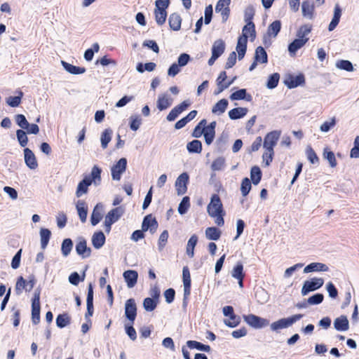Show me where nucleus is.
Returning <instances> with one entry per match:
<instances>
[{"instance_id":"obj_24","label":"nucleus","mask_w":359,"mask_h":359,"mask_svg":"<svg viewBox=\"0 0 359 359\" xmlns=\"http://www.w3.org/2000/svg\"><path fill=\"white\" fill-rule=\"evenodd\" d=\"M256 36L255 24L253 22L247 23L243 28L242 35L240 37H245L246 40L250 38L253 41Z\"/></svg>"},{"instance_id":"obj_62","label":"nucleus","mask_w":359,"mask_h":359,"mask_svg":"<svg viewBox=\"0 0 359 359\" xmlns=\"http://www.w3.org/2000/svg\"><path fill=\"white\" fill-rule=\"evenodd\" d=\"M251 189V182L250 180L245 177L242 180L241 186V191L242 193V195L243 196H246L248 193L250 192Z\"/></svg>"},{"instance_id":"obj_4","label":"nucleus","mask_w":359,"mask_h":359,"mask_svg":"<svg viewBox=\"0 0 359 359\" xmlns=\"http://www.w3.org/2000/svg\"><path fill=\"white\" fill-rule=\"evenodd\" d=\"M123 212L124 210L122 207L115 208L108 212L104 217V229L107 233L110 232L111 225L120 219Z\"/></svg>"},{"instance_id":"obj_42","label":"nucleus","mask_w":359,"mask_h":359,"mask_svg":"<svg viewBox=\"0 0 359 359\" xmlns=\"http://www.w3.org/2000/svg\"><path fill=\"white\" fill-rule=\"evenodd\" d=\"M221 233L220 230L216 227H208L205 229V236L208 240L217 241Z\"/></svg>"},{"instance_id":"obj_37","label":"nucleus","mask_w":359,"mask_h":359,"mask_svg":"<svg viewBox=\"0 0 359 359\" xmlns=\"http://www.w3.org/2000/svg\"><path fill=\"white\" fill-rule=\"evenodd\" d=\"M248 113V109L245 107L234 108L229 111V116L232 120H236L245 116Z\"/></svg>"},{"instance_id":"obj_32","label":"nucleus","mask_w":359,"mask_h":359,"mask_svg":"<svg viewBox=\"0 0 359 359\" xmlns=\"http://www.w3.org/2000/svg\"><path fill=\"white\" fill-rule=\"evenodd\" d=\"M91 185L90 180L88 179H86L85 177L81 180L76 188V196L78 198H80L83 194H86L88 190V187Z\"/></svg>"},{"instance_id":"obj_25","label":"nucleus","mask_w":359,"mask_h":359,"mask_svg":"<svg viewBox=\"0 0 359 359\" xmlns=\"http://www.w3.org/2000/svg\"><path fill=\"white\" fill-rule=\"evenodd\" d=\"M341 16V9L339 4H336L334 8V14L332 19L329 24L328 30L330 32L333 31L339 22Z\"/></svg>"},{"instance_id":"obj_3","label":"nucleus","mask_w":359,"mask_h":359,"mask_svg":"<svg viewBox=\"0 0 359 359\" xmlns=\"http://www.w3.org/2000/svg\"><path fill=\"white\" fill-rule=\"evenodd\" d=\"M303 317L302 314H295L288 318H280L270 325V328L273 332H279L282 329L287 328L299 320Z\"/></svg>"},{"instance_id":"obj_48","label":"nucleus","mask_w":359,"mask_h":359,"mask_svg":"<svg viewBox=\"0 0 359 359\" xmlns=\"http://www.w3.org/2000/svg\"><path fill=\"white\" fill-rule=\"evenodd\" d=\"M311 32V26L309 25H304L300 27L297 33V36L298 39H308L307 36Z\"/></svg>"},{"instance_id":"obj_26","label":"nucleus","mask_w":359,"mask_h":359,"mask_svg":"<svg viewBox=\"0 0 359 359\" xmlns=\"http://www.w3.org/2000/svg\"><path fill=\"white\" fill-rule=\"evenodd\" d=\"M105 236L102 231L95 232L92 236V244L95 249L101 248L105 243Z\"/></svg>"},{"instance_id":"obj_13","label":"nucleus","mask_w":359,"mask_h":359,"mask_svg":"<svg viewBox=\"0 0 359 359\" xmlns=\"http://www.w3.org/2000/svg\"><path fill=\"white\" fill-rule=\"evenodd\" d=\"M104 213V205L102 203H97L93 210L90 216V223L93 226L97 225L102 219Z\"/></svg>"},{"instance_id":"obj_41","label":"nucleus","mask_w":359,"mask_h":359,"mask_svg":"<svg viewBox=\"0 0 359 359\" xmlns=\"http://www.w3.org/2000/svg\"><path fill=\"white\" fill-rule=\"evenodd\" d=\"M229 97L231 100H246L248 101H250L252 99L251 95H247V91L244 88L240 89L233 93Z\"/></svg>"},{"instance_id":"obj_47","label":"nucleus","mask_w":359,"mask_h":359,"mask_svg":"<svg viewBox=\"0 0 359 359\" xmlns=\"http://www.w3.org/2000/svg\"><path fill=\"white\" fill-rule=\"evenodd\" d=\"M73 248V243L70 238H65L62 243L61 251L64 257H67Z\"/></svg>"},{"instance_id":"obj_45","label":"nucleus","mask_w":359,"mask_h":359,"mask_svg":"<svg viewBox=\"0 0 359 359\" xmlns=\"http://www.w3.org/2000/svg\"><path fill=\"white\" fill-rule=\"evenodd\" d=\"M187 149L190 153L200 154L202 151V144L201 141L195 140L187 144Z\"/></svg>"},{"instance_id":"obj_46","label":"nucleus","mask_w":359,"mask_h":359,"mask_svg":"<svg viewBox=\"0 0 359 359\" xmlns=\"http://www.w3.org/2000/svg\"><path fill=\"white\" fill-rule=\"evenodd\" d=\"M51 233L48 229L42 228L40 230L41 245L45 249L48 243Z\"/></svg>"},{"instance_id":"obj_59","label":"nucleus","mask_w":359,"mask_h":359,"mask_svg":"<svg viewBox=\"0 0 359 359\" xmlns=\"http://www.w3.org/2000/svg\"><path fill=\"white\" fill-rule=\"evenodd\" d=\"M280 76L278 73H274L271 74L267 81L266 86L269 89H273L278 86Z\"/></svg>"},{"instance_id":"obj_1","label":"nucleus","mask_w":359,"mask_h":359,"mask_svg":"<svg viewBox=\"0 0 359 359\" xmlns=\"http://www.w3.org/2000/svg\"><path fill=\"white\" fill-rule=\"evenodd\" d=\"M280 133L279 130H273L267 133L264 137L263 143L264 152L262 155V159L266 166L269 165L273 160L274 155L273 147L276 145Z\"/></svg>"},{"instance_id":"obj_61","label":"nucleus","mask_w":359,"mask_h":359,"mask_svg":"<svg viewBox=\"0 0 359 359\" xmlns=\"http://www.w3.org/2000/svg\"><path fill=\"white\" fill-rule=\"evenodd\" d=\"M156 302L151 298L147 297L144 299L143 307L147 311H152L156 307Z\"/></svg>"},{"instance_id":"obj_51","label":"nucleus","mask_w":359,"mask_h":359,"mask_svg":"<svg viewBox=\"0 0 359 359\" xmlns=\"http://www.w3.org/2000/svg\"><path fill=\"white\" fill-rule=\"evenodd\" d=\"M155 20L158 25H162L165 23L167 18L166 11H160L159 9H154Z\"/></svg>"},{"instance_id":"obj_34","label":"nucleus","mask_w":359,"mask_h":359,"mask_svg":"<svg viewBox=\"0 0 359 359\" xmlns=\"http://www.w3.org/2000/svg\"><path fill=\"white\" fill-rule=\"evenodd\" d=\"M61 64L67 72L72 74H81L86 72L84 67H76L63 60L61 61Z\"/></svg>"},{"instance_id":"obj_15","label":"nucleus","mask_w":359,"mask_h":359,"mask_svg":"<svg viewBox=\"0 0 359 359\" xmlns=\"http://www.w3.org/2000/svg\"><path fill=\"white\" fill-rule=\"evenodd\" d=\"M158 227V223L155 218H154L151 215L146 216L144 218L142 224V229L143 231L149 230L151 233H154Z\"/></svg>"},{"instance_id":"obj_50","label":"nucleus","mask_w":359,"mask_h":359,"mask_svg":"<svg viewBox=\"0 0 359 359\" xmlns=\"http://www.w3.org/2000/svg\"><path fill=\"white\" fill-rule=\"evenodd\" d=\"M225 167V158L219 156L215 159L211 165V168L213 171H219Z\"/></svg>"},{"instance_id":"obj_40","label":"nucleus","mask_w":359,"mask_h":359,"mask_svg":"<svg viewBox=\"0 0 359 359\" xmlns=\"http://www.w3.org/2000/svg\"><path fill=\"white\" fill-rule=\"evenodd\" d=\"M197 242H198V237L195 234L192 235L190 237V238L189 239L187 244L186 253L189 257H194V248L197 244Z\"/></svg>"},{"instance_id":"obj_53","label":"nucleus","mask_w":359,"mask_h":359,"mask_svg":"<svg viewBox=\"0 0 359 359\" xmlns=\"http://www.w3.org/2000/svg\"><path fill=\"white\" fill-rule=\"evenodd\" d=\"M250 177L254 184H257L260 182L262 172L259 167L254 166L252 168Z\"/></svg>"},{"instance_id":"obj_60","label":"nucleus","mask_w":359,"mask_h":359,"mask_svg":"<svg viewBox=\"0 0 359 359\" xmlns=\"http://www.w3.org/2000/svg\"><path fill=\"white\" fill-rule=\"evenodd\" d=\"M336 125V119L334 117L330 118L325 121L320 126V130L321 132L327 133L332 128Z\"/></svg>"},{"instance_id":"obj_63","label":"nucleus","mask_w":359,"mask_h":359,"mask_svg":"<svg viewBox=\"0 0 359 359\" xmlns=\"http://www.w3.org/2000/svg\"><path fill=\"white\" fill-rule=\"evenodd\" d=\"M351 158H359V136L355 137L353 142V147L350 151Z\"/></svg>"},{"instance_id":"obj_21","label":"nucleus","mask_w":359,"mask_h":359,"mask_svg":"<svg viewBox=\"0 0 359 359\" xmlns=\"http://www.w3.org/2000/svg\"><path fill=\"white\" fill-rule=\"evenodd\" d=\"M123 278L126 282L128 288L133 287L137 281L138 273L134 270L126 271L123 274Z\"/></svg>"},{"instance_id":"obj_23","label":"nucleus","mask_w":359,"mask_h":359,"mask_svg":"<svg viewBox=\"0 0 359 359\" xmlns=\"http://www.w3.org/2000/svg\"><path fill=\"white\" fill-rule=\"evenodd\" d=\"M93 290L92 284L88 285V295L86 299L87 312L85 315L86 318L93 316Z\"/></svg>"},{"instance_id":"obj_14","label":"nucleus","mask_w":359,"mask_h":359,"mask_svg":"<svg viewBox=\"0 0 359 359\" xmlns=\"http://www.w3.org/2000/svg\"><path fill=\"white\" fill-rule=\"evenodd\" d=\"M76 253L82 258H87L90 257L91 249L87 246L86 241L81 238L76 245Z\"/></svg>"},{"instance_id":"obj_17","label":"nucleus","mask_w":359,"mask_h":359,"mask_svg":"<svg viewBox=\"0 0 359 359\" xmlns=\"http://www.w3.org/2000/svg\"><path fill=\"white\" fill-rule=\"evenodd\" d=\"M190 103L187 101H184L180 104L175 107L167 116V120L168 121H172L176 119L180 114L184 111Z\"/></svg>"},{"instance_id":"obj_2","label":"nucleus","mask_w":359,"mask_h":359,"mask_svg":"<svg viewBox=\"0 0 359 359\" xmlns=\"http://www.w3.org/2000/svg\"><path fill=\"white\" fill-rule=\"evenodd\" d=\"M207 212L210 217L215 219V222L217 226H222L224 225L225 212L221 199L217 194H213L211 196L210 201L207 206Z\"/></svg>"},{"instance_id":"obj_11","label":"nucleus","mask_w":359,"mask_h":359,"mask_svg":"<svg viewBox=\"0 0 359 359\" xmlns=\"http://www.w3.org/2000/svg\"><path fill=\"white\" fill-rule=\"evenodd\" d=\"M125 315L130 323H133L137 315L136 304L133 299H129L126 302Z\"/></svg>"},{"instance_id":"obj_31","label":"nucleus","mask_w":359,"mask_h":359,"mask_svg":"<svg viewBox=\"0 0 359 359\" xmlns=\"http://www.w3.org/2000/svg\"><path fill=\"white\" fill-rule=\"evenodd\" d=\"M248 40L245 37H239L236 45V51L238 53V57L239 60H241L245 56L247 49Z\"/></svg>"},{"instance_id":"obj_43","label":"nucleus","mask_w":359,"mask_h":359,"mask_svg":"<svg viewBox=\"0 0 359 359\" xmlns=\"http://www.w3.org/2000/svg\"><path fill=\"white\" fill-rule=\"evenodd\" d=\"M71 318L67 313L60 314L56 318V325L60 328H63L70 324Z\"/></svg>"},{"instance_id":"obj_44","label":"nucleus","mask_w":359,"mask_h":359,"mask_svg":"<svg viewBox=\"0 0 359 359\" xmlns=\"http://www.w3.org/2000/svg\"><path fill=\"white\" fill-rule=\"evenodd\" d=\"M187 345L189 348H196L199 351H205V352H210V347L208 345L203 344L198 341H187Z\"/></svg>"},{"instance_id":"obj_49","label":"nucleus","mask_w":359,"mask_h":359,"mask_svg":"<svg viewBox=\"0 0 359 359\" xmlns=\"http://www.w3.org/2000/svg\"><path fill=\"white\" fill-rule=\"evenodd\" d=\"M231 276L236 279L244 278L243 266L241 262L236 264L231 271Z\"/></svg>"},{"instance_id":"obj_20","label":"nucleus","mask_w":359,"mask_h":359,"mask_svg":"<svg viewBox=\"0 0 359 359\" xmlns=\"http://www.w3.org/2000/svg\"><path fill=\"white\" fill-rule=\"evenodd\" d=\"M334 327L337 331L345 332L349 329V323L346 316H341L334 320Z\"/></svg>"},{"instance_id":"obj_7","label":"nucleus","mask_w":359,"mask_h":359,"mask_svg":"<svg viewBox=\"0 0 359 359\" xmlns=\"http://www.w3.org/2000/svg\"><path fill=\"white\" fill-rule=\"evenodd\" d=\"M40 290H36L32 302V320L35 325L40 321Z\"/></svg>"},{"instance_id":"obj_38","label":"nucleus","mask_w":359,"mask_h":359,"mask_svg":"<svg viewBox=\"0 0 359 359\" xmlns=\"http://www.w3.org/2000/svg\"><path fill=\"white\" fill-rule=\"evenodd\" d=\"M255 60L261 64H265L267 62V53L263 47L259 46L256 48L255 53Z\"/></svg>"},{"instance_id":"obj_52","label":"nucleus","mask_w":359,"mask_h":359,"mask_svg":"<svg viewBox=\"0 0 359 359\" xmlns=\"http://www.w3.org/2000/svg\"><path fill=\"white\" fill-rule=\"evenodd\" d=\"M206 123L207 121L205 119L201 120L200 123L195 127L192 133V136L196 138L201 137L204 133V128L206 125Z\"/></svg>"},{"instance_id":"obj_22","label":"nucleus","mask_w":359,"mask_h":359,"mask_svg":"<svg viewBox=\"0 0 359 359\" xmlns=\"http://www.w3.org/2000/svg\"><path fill=\"white\" fill-rule=\"evenodd\" d=\"M172 103V99L168 94L163 93L158 95L157 108L160 111H163L171 106Z\"/></svg>"},{"instance_id":"obj_56","label":"nucleus","mask_w":359,"mask_h":359,"mask_svg":"<svg viewBox=\"0 0 359 359\" xmlns=\"http://www.w3.org/2000/svg\"><path fill=\"white\" fill-rule=\"evenodd\" d=\"M142 123L141 118L137 115H133L130 117V128L132 130L136 131L139 129Z\"/></svg>"},{"instance_id":"obj_10","label":"nucleus","mask_w":359,"mask_h":359,"mask_svg":"<svg viewBox=\"0 0 359 359\" xmlns=\"http://www.w3.org/2000/svg\"><path fill=\"white\" fill-rule=\"evenodd\" d=\"M189 177L187 172H183L178 176L175 181V187L178 195H183L187 191V184Z\"/></svg>"},{"instance_id":"obj_16","label":"nucleus","mask_w":359,"mask_h":359,"mask_svg":"<svg viewBox=\"0 0 359 359\" xmlns=\"http://www.w3.org/2000/svg\"><path fill=\"white\" fill-rule=\"evenodd\" d=\"M314 3L311 0H305L302 3V13L304 18L312 19L314 13Z\"/></svg>"},{"instance_id":"obj_9","label":"nucleus","mask_w":359,"mask_h":359,"mask_svg":"<svg viewBox=\"0 0 359 359\" xmlns=\"http://www.w3.org/2000/svg\"><path fill=\"white\" fill-rule=\"evenodd\" d=\"M127 166V160L125 158H121L117 163L114 165L111 168V177L114 180L119 181L121 175L125 172Z\"/></svg>"},{"instance_id":"obj_35","label":"nucleus","mask_w":359,"mask_h":359,"mask_svg":"<svg viewBox=\"0 0 359 359\" xmlns=\"http://www.w3.org/2000/svg\"><path fill=\"white\" fill-rule=\"evenodd\" d=\"M224 49L225 43L224 41L222 39H217L213 43L212 47V54L219 57L222 55Z\"/></svg>"},{"instance_id":"obj_6","label":"nucleus","mask_w":359,"mask_h":359,"mask_svg":"<svg viewBox=\"0 0 359 359\" xmlns=\"http://www.w3.org/2000/svg\"><path fill=\"white\" fill-rule=\"evenodd\" d=\"M245 322L255 329H261L269 325V320L254 314L243 316Z\"/></svg>"},{"instance_id":"obj_54","label":"nucleus","mask_w":359,"mask_h":359,"mask_svg":"<svg viewBox=\"0 0 359 359\" xmlns=\"http://www.w3.org/2000/svg\"><path fill=\"white\" fill-rule=\"evenodd\" d=\"M338 69L346 70L347 72H353L354 70L352 63L348 60H341L336 63Z\"/></svg>"},{"instance_id":"obj_8","label":"nucleus","mask_w":359,"mask_h":359,"mask_svg":"<svg viewBox=\"0 0 359 359\" xmlns=\"http://www.w3.org/2000/svg\"><path fill=\"white\" fill-rule=\"evenodd\" d=\"M324 280L321 278H313L306 280L302 288V294L306 295L309 292L318 290L323 285Z\"/></svg>"},{"instance_id":"obj_28","label":"nucleus","mask_w":359,"mask_h":359,"mask_svg":"<svg viewBox=\"0 0 359 359\" xmlns=\"http://www.w3.org/2000/svg\"><path fill=\"white\" fill-rule=\"evenodd\" d=\"M304 83V77L302 74H299L297 76H290L288 79H287L285 81V85L289 88H296L298 86H300Z\"/></svg>"},{"instance_id":"obj_12","label":"nucleus","mask_w":359,"mask_h":359,"mask_svg":"<svg viewBox=\"0 0 359 359\" xmlns=\"http://www.w3.org/2000/svg\"><path fill=\"white\" fill-rule=\"evenodd\" d=\"M24 158L26 165L31 170H35L38 167V163L34 154L29 148L24 149Z\"/></svg>"},{"instance_id":"obj_29","label":"nucleus","mask_w":359,"mask_h":359,"mask_svg":"<svg viewBox=\"0 0 359 359\" xmlns=\"http://www.w3.org/2000/svg\"><path fill=\"white\" fill-rule=\"evenodd\" d=\"M168 23L171 29L178 31L181 28L182 18L178 13H172L169 16Z\"/></svg>"},{"instance_id":"obj_18","label":"nucleus","mask_w":359,"mask_h":359,"mask_svg":"<svg viewBox=\"0 0 359 359\" xmlns=\"http://www.w3.org/2000/svg\"><path fill=\"white\" fill-rule=\"evenodd\" d=\"M101 168L97 165H94L92 168L90 175L89 176H86L85 178L88 179L91 184H93L95 187H97L101 183Z\"/></svg>"},{"instance_id":"obj_36","label":"nucleus","mask_w":359,"mask_h":359,"mask_svg":"<svg viewBox=\"0 0 359 359\" xmlns=\"http://www.w3.org/2000/svg\"><path fill=\"white\" fill-rule=\"evenodd\" d=\"M228 104L229 102L227 100L222 99L213 106L212 112L213 114L220 115L226 111Z\"/></svg>"},{"instance_id":"obj_19","label":"nucleus","mask_w":359,"mask_h":359,"mask_svg":"<svg viewBox=\"0 0 359 359\" xmlns=\"http://www.w3.org/2000/svg\"><path fill=\"white\" fill-rule=\"evenodd\" d=\"M329 271V267L320 262H312L309 264H308L304 269V273H308L311 272H320L323 271L326 272Z\"/></svg>"},{"instance_id":"obj_5","label":"nucleus","mask_w":359,"mask_h":359,"mask_svg":"<svg viewBox=\"0 0 359 359\" xmlns=\"http://www.w3.org/2000/svg\"><path fill=\"white\" fill-rule=\"evenodd\" d=\"M36 283V280L34 276H30L29 277L28 281L25 280L22 276H20L18 278L15 290L16 294L20 295L22 294L23 290L27 292H29L32 290L34 285Z\"/></svg>"},{"instance_id":"obj_27","label":"nucleus","mask_w":359,"mask_h":359,"mask_svg":"<svg viewBox=\"0 0 359 359\" xmlns=\"http://www.w3.org/2000/svg\"><path fill=\"white\" fill-rule=\"evenodd\" d=\"M308 41V39H295L292 43H290L288 46V51L291 56H294L296 54V52L303 47L306 43Z\"/></svg>"},{"instance_id":"obj_30","label":"nucleus","mask_w":359,"mask_h":359,"mask_svg":"<svg viewBox=\"0 0 359 359\" xmlns=\"http://www.w3.org/2000/svg\"><path fill=\"white\" fill-rule=\"evenodd\" d=\"M76 208L81 221L83 223L86 222L88 215V208L86 203L83 201H78Z\"/></svg>"},{"instance_id":"obj_55","label":"nucleus","mask_w":359,"mask_h":359,"mask_svg":"<svg viewBox=\"0 0 359 359\" xmlns=\"http://www.w3.org/2000/svg\"><path fill=\"white\" fill-rule=\"evenodd\" d=\"M323 157L329 162V164L332 168L336 167L337 161L335 158L334 154L332 151L325 149L323 152Z\"/></svg>"},{"instance_id":"obj_39","label":"nucleus","mask_w":359,"mask_h":359,"mask_svg":"<svg viewBox=\"0 0 359 359\" xmlns=\"http://www.w3.org/2000/svg\"><path fill=\"white\" fill-rule=\"evenodd\" d=\"M113 131L111 128L105 129L101 134L100 142L102 149H106L111 140Z\"/></svg>"},{"instance_id":"obj_33","label":"nucleus","mask_w":359,"mask_h":359,"mask_svg":"<svg viewBox=\"0 0 359 359\" xmlns=\"http://www.w3.org/2000/svg\"><path fill=\"white\" fill-rule=\"evenodd\" d=\"M281 29V22L280 20H275L270 24L267 29V36L269 37L276 38Z\"/></svg>"},{"instance_id":"obj_57","label":"nucleus","mask_w":359,"mask_h":359,"mask_svg":"<svg viewBox=\"0 0 359 359\" xmlns=\"http://www.w3.org/2000/svg\"><path fill=\"white\" fill-rule=\"evenodd\" d=\"M241 322V318L240 316L233 314L232 316H229V319H225L224 320V323L230 327H236Z\"/></svg>"},{"instance_id":"obj_64","label":"nucleus","mask_w":359,"mask_h":359,"mask_svg":"<svg viewBox=\"0 0 359 359\" xmlns=\"http://www.w3.org/2000/svg\"><path fill=\"white\" fill-rule=\"evenodd\" d=\"M16 136L20 146L25 147L28 142V138L25 132L22 130H18L16 132Z\"/></svg>"},{"instance_id":"obj_58","label":"nucleus","mask_w":359,"mask_h":359,"mask_svg":"<svg viewBox=\"0 0 359 359\" xmlns=\"http://www.w3.org/2000/svg\"><path fill=\"white\" fill-rule=\"evenodd\" d=\"M189 206V198L188 196H184L179 205L178 212L180 215L185 214L187 212Z\"/></svg>"}]
</instances>
